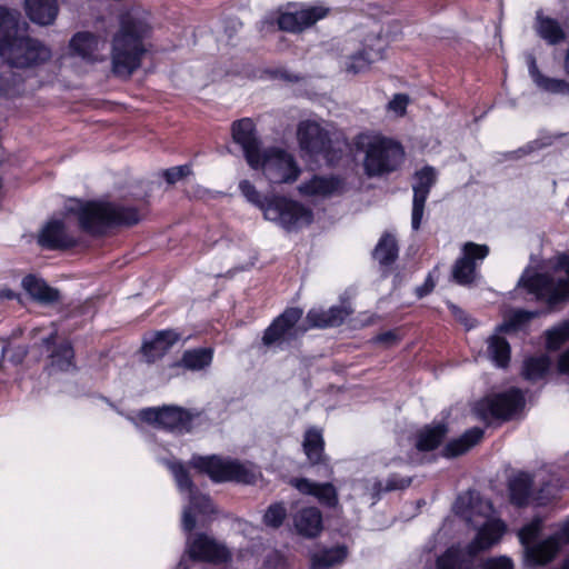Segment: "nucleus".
I'll use <instances>...</instances> for the list:
<instances>
[{
    "label": "nucleus",
    "mask_w": 569,
    "mask_h": 569,
    "mask_svg": "<svg viewBox=\"0 0 569 569\" xmlns=\"http://www.w3.org/2000/svg\"><path fill=\"white\" fill-rule=\"evenodd\" d=\"M510 501L517 506L528 505L536 500L543 503L547 496H535L533 480L529 473L519 472L511 477L508 482Z\"/></svg>",
    "instance_id": "obj_23"
},
{
    "label": "nucleus",
    "mask_w": 569,
    "mask_h": 569,
    "mask_svg": "<svg viewBox=\"0 0 569 569\" xmlns=\"http://www.w3.org/2000/svg\"><path fill=\"white\" fill-rule=\"evenodd\" d=\"M515 565L511 558L507 556L491 557L482 563V569H513Z\"/></svg>",
    "instance_id": "obj_48"
},
{
    "label": "nucleus",
    "mask_w": 569,
    "mask_h": 569,
    "mask_svg": "<svg viewBox=\"0 0 569 569\" xmlns=\"http://www.w3.org/2000/svg\"><path fill=\"white\" fill-rule=\"evenodd\" d=\"M286 515L287 511L282 503H273L267 509L263 516V522L268 527L277 528L282 523Z\"/></svg>",
    "instance_id": "obj_44"
},
{
    "label": "nucleus",
    "mask_w": 569,
    "mask_h": 569,
    "mask_svg": "<svg viewBox=\"0 0 569 569\" xmlns=\"http://www.w3.org/2000/svg\"><path fill=\"white\" fill-rule=\"evenodd\" d=\"M529 73L535 83L541 89L553 93L569 94V83L561 79L543 77L539 72L533 57L529 58Z\"/></svg>",
    "instance_id": "obj_33"
},
{
    "label": "nucleus",
    "mask_w": 569,
    "mask_h": 569,
    "mask_svg": "<svg viewBox=\"0 0 569 569\" xmlns=\"http://www.w3.org/2000/svg\"><path fill=\"white\" fill-rule=\"evenodd\" d=\"M355 149L362 154L361 167L368 178H383L401 169L406 151L401 142L376 131L359 133Z\"/></svg>",
    "instance_id": "obj_4"
},
{
    "label": "nucleus",
    "mask_w": 569,
    "mask_h": 569,
    "mask_svg": "<svg viewBox=\"0 0 569 569\" xmlns=\"http://www.w3.org/2000/svg\"><path fill=\"white\" fill-rule=\"evenodd\" d=\"M191 173V168L188 164L172 167L167 169L163 172V177L168 183H176L181 180L183 177H187Z\"/></svg>",
    "instance_id": "obj_47"
},
{
    "label": "nucleus",
    "mask_w": 569,
    "mask_h": 569,
    "mask_svg": "<svg viewBox=\"0 0 569 569\" xmlns=\"http://www.w3.org/2000/svg\"><path fill=\"white\" fill-rule=\"evenodd\" d=\"M191 466L201 472L207 473L213 481H238L252 483L259 472L252 463H240L237 460L226 459L218 456H194L190 461Z\"/></svg>",
    "instance_id": "obj_9"
},
{
    "label": "nucleus",
    "mask_w": 569,
    "mask_h": 569,
    "mask_svg": "<svg viewBox=\"0 0 569 569\" xmlns=\"http://www.w3.org/2000/svg\"><path fill=\"white\" fill-rule=\"evenodd\" d=\"M466 562L463 550L452 546L437 558L436 569H465Z\"/></svg>",
    "instance_id": "obj_39"
},
{
    "label": "nucleus",
    "mask_w": 569,
    "mask_h": 569,
    "mask_svg": "<svg viewBox=\"0 0 569 569\" xmlns=\"http://www.w3.org/2000/svg\"><path fill=\"white\" fill-rule=\"evenodd\" d=\"M398 340L397 333L395 331H387L385 333L379 335L376 338L377 342L386 343V345H392Z\"/></svg>",
    "instance_id": "obj_52"
},
{
    "label": "nucleus",
    "mask_w": 569,
    "mask_h": 569,
    "mask_svg": "<svg viewBox=\"0 0 569 569\" xmlns=\"http://www.w3.org/2000/svg\"><path fill=\"white\" fill-rule=\"evenodd\" d=\"M297 137L300 148L311 156L322 154L327 160L329 157L330 138L326 129L313 120L301 121L298 126Z\"/></svg>",
    "instance_id": "obj_18"
},
{
    "label": "nucleus",
    "mask_w": 569,
    "mask_h": 569,
    "mask_svg": "<svg viewBox=\"0 0 569 569\" xmlns=\"http://www.w3.org/2000/svg\"><path fill=\"white\" fill-rule=\"evenodd\" d=\"M448 308L450 309L452 316L458 320L460 321L467 329H471L473 328V322L471 321V319L468 317V315L461 310L459 307H457L456 305L449 302L448 303Z\"/></svg>",
    "instance_id": "obj_50"
},
{
    "label": "nucleus",
    "mask_w": 569,
    "mask_h": 569,
    "mask_svg": "<svg viewBox=\"0 0 569 569\" xmlns=\"http://www.w3.org/2000/svg\"><path fill=\"white\" fill-rule=\"evenodd\" d=\"M302 317V310L299 308H289L284 310L264 331L263 343L271 346L290 339L296 333V323Z\"/></svg>",
    "instance_id": "obj_22"
},
{
    "label": "nucleus",
    "mask_w": 569,
    "mask_h": 569,
    "mask_svg": "<svg viewBox=\"0 0 569 569\" xmlns=\"http://www.w3.org/2000/svg\"><path fill=\"white\" fill-rule=\"evenodd\" d=\"M18 11L0 7V58L14 68L48 61L52 56L49 47L37 39L18 37Z\"/></svg>",
    "instance_id": "obj_5"
},
{
    "label": "nucleus",
    "mask_w": 569,
    "mask_h": 569,
    "mask_svg": "<svg viewBox=\"0 0 569 569\" xmlns=\"http://www.w3.org/2000/svg\"><path fill=\"white\" fill-rule=\"evenodd\" d=\"M24 355H26V350L23 348H19L17 358H14L13 361L16 363H19L22 360V358L24 357Z\"/></svg>",
    "instance_id": "obj_55"
},
{
    "label": "nucleus",
    "mask_w": 569,
    "mask_h": 569,
    "mask_svg": "<svg viewBox=\"0 0 569 569\" xmlns=\"http://www.w3.org/2000/svg\"><path fill=\"white\" fill-rule=\"evenodd\" d=\"M347 553V548L342 546L322 550L312 556L310 569H329L337 563H341Z\"/></svg>",
    "instance_id": "obj_34"
},
{
    "label": "nucleus",
    "mask_w": 569,
    "mask_h": 569,
    "mask_svg": "<svg viewBox=\"0 0 569 569\" xmlns=\"http://www.w3.org/2000/svg\"><path fill=\"white\" fill-rule=\"evenodd\" d=\"M150 31L148 14L132 10L121 17L120 30L112 41V70L119 77L128 78L140 67L146 52L143 39Z\"/></svg>",
    "instance_id": "obj_2"
},
{
    "label": "nucleus",
    "mask_w": 569,
    "mask_h": 569,
    "mask_svg": "<svg viewBox=\"0 0 569 569\" xmlns=\"http://www.w3.org/2000/svg\"><path fill=\"white\" fill-rule=\"evenodd\" d=\"M296 530L305 537H316L322 530V516L316 507L303 508L293 517Z\"/></svg>",
    "instance_id": "obj_27"
},
{
    "label": "nucleus",
    "mask_w": 569,
    "mask_h": 569,
    "mask_svg": "<svg viewBox=\"0 0 569 569\" xmlns=\"http://www.w3.org/2000/svg\"><path fill=\"white\" fill-rule=\"evenodd\" d=\"M178 340L179 335L177 332L172 330L160 331L152 340L143 343V353L150 361H153L162 357Z\"/></svg>",
    "instance_id": "obj_30"
},
{
    "label": "nucleus",
    "mask_w": 569,
    "mask_h": 569,
    "mask_svg": "<svg viewBox=\"0 0 569 569\" xmlns=\"http://www.w3.org/2000/svg\"><path fill=\"white\" fill-rule=\"evenodd\" d=\"M489 254V247L475 242H466L461 249V257L452 268V277L459 284H470L477 278V268Z\"/></svg>",
    "instance_id": "obj_16"
},
{
    "label": "nucleus",
    "mask_w": 569,
    "mask_h": 569,
    "mask_svg": "<svg viewBox=\"0 0 569 569\" xmlns=\"http://www.w3.org/2000/svg\"><path fill=\"white\" fill-rule=\"evenodd\" d=\"M382 59V49L381 47L377 49H368L365 48L362 51H359L351 57H349L348 61L346 62V71L349 73H360L367 71L370 66Z\"/></svg>",
    "instance_id": "obj_31"
},
{
    "label": "nucleus",
    "mask_w": 569,
    "mask_h": 569,
    "mask_svg": "<svg viewBox=\"0 0 569 569\" xmlns=\"http://www.w3.org/2000/svg\"><path fill=\"white\" fill-rule=\"evenodd\" d=\"M533 144H537V142H533L532 144H529V146H528V148H529V150H530V151H531V150H533Z\"/></svg>",
    "instance_id": "obj_59"
},
{
    "label": "nucleus",
    "mask_w": 569,
    "mask_h": 569,
    "mask_svg": "<svg viewBox=\"0 0 569 569\" xmlns=\"http://www.w3.org/2000/svg\"><path fill=\"white\" fill-rule=\"evenodd\" d=\"M543 520L535 518L518 531L523 548L525 561L530 566H546L553 561L561 549L569 545V516L559 522L553 533L536 540L542 530Z\"/></svg>",
    "instance_id": "obj_7"
},
{
    "label": "nucleus",
    "mask_w": 569,
    "mask_h": 569,
    "mask_svg": "<svg viewBox=\"0 0 569 569\" xmlns=\"http://www.w3.org/2000/svg\"><path fill=\"white\" fill-rule=\"evenodd\" d=\"M271 556L274 557V558H279L278 553L277 552H271Z\"/></svg>",
    "instance_id": "obj_60"
},
{
    "label": "nucleus",
    "mask_w": 569,
    "mask_h": 569,
    "mask_svg": "<svg viewBox=\"0 0 569 569\" xmlns=\"http://www.w3.org/2000/svg\"><path fill=\"white\" fill-rule=\"evenodd\" d=\"M569 339V320H566L547 331V347L556 350Z\"/></svg>",
    "instance_id": "obj_43"
},
{
    "label": "nucleus",
    "mask_w": 569,
    "mask_h": 569,
    "mask_svg": "<svg viewBox=\"0 0 569 569\" xmlns=\"http://www.w3.org/2000/svg\"><path fill=\"white\" fill-rule=\"evenodd\" d=\"M167 466L174 477L180 493L188 501L182 511V528L190 532L197 523H204L208 520L209 516L214 512V507L208 496L202 495L193 487L181 463L168 461Z\"/></svg>",
    "instance_id": "obj_8"
},
{
    "label": "nucleus",
    "mask_w": 569,
    "mask_h": 569,
    "mask_svg": "<svg viewBox=\"0 0 569 569\" xmlns=\"http://www.w3.org/2000/svg\"><path fill=\"white\" fill-rule=\"evenodd\" d=\"M482 429L471 428L458 439L450 441L445 448V455L447 457H456L462 455L475 445H477L482 439Z\"/></svg>",
    "instance_id": "obj_32"
},
{
    "label": "nucleus",
    "mask_w": 569,
    "mask_h": 569,
    "mask_svg": "<svg viewBox=\"0 0 569 569\" xmlns=\"http://www.w3.org/2000/svg\"><path fill=\"white\" fill-rule=\"evenodd\" d=\"M106 40L88 31L73 34L68 46V58L93 64L104 59Z\"/></svg>",
    "instance_id": "obj_17"
},
{
    "label": "nucleus",
    "mask_w": 569,
    "mask_h": 569,
    "mask_svg": "<svg viewBox=\"0 0 569 569\" xmlns=\"http://www.w3.org/2000/svg\"><path fill=\"white\" fill-rule=\"evenodd\" d=\"M22 288L31 298L41 303H52L59 300V291L33 274L22 279Z\"/></svg>",
    "instance_id": "obj_29"
},
{
    "label": "nucleus",
    "mask_w": 569,
    "mask_h": 569,
    "mask_svg": "<svg viewBox=\"0 0 569 569\" xmlns=\"http://www.w3.org/2000/svg\"><path fill=\"white\" fill-rule=\"evenodd\" d=\"M551 366V360L546 355L530 357L525 360L522 375L527 380L536 381L546 376Z\"/></svg>",
    "instance_id": "obj_37"
},
{
    "label": "nucleus",
    "mask_w": 569,
    "mask_h": 569,
    "mask_svg": "<svg viewBox=\"0 0 569 569\" xmlns=\"http://www.w3.org/2000/svg\"><path fill=\"white\" fill-rule=\"evenodd\" d=\"M537 30L539 36L553 44L561 41L565 38V32L557 21L549 18H538Z\"/></svg>",
    "instance_id": "obj_41"
},
{
    "label": "nucleus",
    "mask_w": 569,
    "mask_h": 569,
    "mask_svg": "<svg viewBox=\"0 0 569 569\" xmlns=\"http://www.w3.org/2000/svg\"><path fill=\"white\" fill-rule=\"evenodd\" d=\"M140 218L134 208L107 201L73 200L66 206V212L61 218H53L43 226L38 234V242L50 250L73 247L78 242V236L72 229L74 219H78L82 230L99 234L113 226L134 224Z\"/></svg>",
    "instance_id": "obj_1"
},
{
    "label": "nucleus",
    "mask_w": 569,
    "mask_h": 569,
    "mask_svg": "<svg viewBox=\"0 0 569 569\" xmlns=\"http://www.w3.org/2000/svg\"><path fill=\"white\" fill-rule=\"evenodd\" d=\"M257 169L270 183H292L301 172L295 157L280 148L261 150Z\"/></svg>",
    "instance_id": "obj_11"
},
{
    "label": "nucleus",
    "mask_w": 569,
    "mask_h": 569,
    "mask_svg": "<svg viewBox=\"0 0 569 569\" xmlns=\"http://www.w3.org/2000/svg\"><path fill=\"white\" fill-rule=\"evenodd\" d=\"M188 558L182 557L178 568L188 569L189 559L220 563L229 559L227 548L207 535L189 536L186 545Z\"/></svg>",
    "instance_id": "obj_15"
},
{
    "label": "nucleus",
    "mask_w": 569,
    "mask_h": 569,
    "mask_svg": "<svg viewBox=\"0 0 569 569\" xmlns=\"http://www.w3.org/2000/svg\"><path fill=\"white\" fill-rule=\"evenodd\" d=\"M537 315L538 312L515 310L509 315L508 319L497 328V333L488 338V355L497 367L505 368L510 360V346L505 338L499 336V332L517 330Z\"/></svg>",
    "instance_id": "obj_13"
},
{
    "label": "nucleus",
    "mask_w": 569,
    "mask_h": 569,
    "mask_svg": "<svg viewBox=\"0 0 569 569\" xmlns=\"http://www.w3.org/2000/svg\"><path fill=\"white\" fill-rule=\"evenodd\" d=\"M213 351L210 348L188 350L183 353L181 363L190 370H201L212 361Z\"/></svg>",
    "instance_id": "obj_38"
},
{
    "label": "nucleus",
    "mask_w": 569,
    "mask_h": 569,
    "mask_svg": "<svg viewBox=\"0 0 569 569\" xmlns=\"http://www.w3.org/2000/svg\"><path fill=\"white\" fill-rule=\"evenodd\" d=\"M350 311L345 307H331L328 310L311 309L307 315L310 327L326 328L341 325Z\"/></svg>",
    "instance_id": "obj_28"
},
{
    "label": "nucleus",
    "mask_w": 569,
    "mask_h": 569,
    "mask_svg": "<svg viewBox=\"0 0 569 569\" xmlns=\"http://www.w3.org/2000/svg\"><path fill=\"white\" fill-rule=\"evenodd\" d=\"M52 341H53V337L52 336L50 338L44 339V343L48 346V348L50 347Z\"/></svg>",
    "instance_id": "obj_57"
},
{
    "label": "nucleus",
    "mask_w": 569,
    "mask_h": 569,
    "mask_svg": "<svg viewBox=\"0 0 569 569\" xmlns=\"http://www.w3.org/2000/svg\"><path fill=\"white\" fill-rule=\"evenodd\" d=\"M139 417L158 428L174 432L190 431L192 421L199 418L180 407L167 406L163 408H147L140 411Z\"/></svg>",
    "instance_id": "obj_14"
},
{
    "label": "nucleus",
    "mask_w": 569,
    "mask_h": 569,
    "mask_svg": "<svg viewBox=\"0 0 569 569\" xmlns=\"http://www.w3.org/2000/svg\"><path fill=\"white\" fill-rule=\"evenodd\" d=\"M559 370L563 373H569V350L566 351L559 359Z\"/></svg>",
    "instance_id": "obj_53"
},
{
    "label": "nucleus",
    "mask_w": 569,
    "mask_h": 569,
    "mask_svg": "<svg viewBox=\"0 0 569 569\" xmlns=\"http://www.w3.org/2000/svg\"><path fill=\"white\" fill-rule=\"evenodd\" d=\"M239 189L249 202L259 207L263 211V208H266L267 202L266 203L263 202L259 191L256 189V187L250 181H248V180L240 181Z\"/></svg>",
    "instance_id": "obj_46"
},
{
    "label": "nucleus",
    "mask_w": 569,
    "mask_h": 569,
    "mask_svg": "<svg viewBox=\"0 0 569 569\" xmlns=\"http://www.w3.org/2000/svg\"><path fill=\"white\" fill-rule=\"evenodd\" d=\"M410 99L405 93H397L387 104V111L395 118L403 117Z\"/></svg>",
    "instance_id": "obj_45"
},
{
    "label": "nucleus",
    "mask_w": 569,
    "mask_h": 569,
    "mask_svg": "<svg viewBox=\"0 0 569 569\" xmlns=\"http://www.w3.org/2000/svg\"><path fill=\"white\" fill-rule=\"evenodd\" d=\"M545 491L547 492V496H549V493H550L549 488L548 489H541V493H543Z\"/></svg>",
    "instance_id": "obj_58"
},
{
    "label": "nucleus",
    "mask_w": 569,
    "mask_h": 569,
    "mask_svg": "<svg viewBox=\"0 0 569 569\" xmlns=\"http://www.w3.org/2000/svg\"><path fill=\"white\" fill-rule=\"evenodd\" d=\"M446 435V428L441 425L436 427H426L420 430L416 438V449L419 451H429L437 448Z\"/></svg>",
    "instance_id": "obj_35"
},
{
    "label": "nucleus",
    "mask_w": 569,
    "mask_h": 569,
    "mask_svg": "<svg viewBox=\"0 0 569 569\" xmlns=\"http://www.w3.org/2000/svg\"><path fill=\"white\" fill-rule=\"evenodd\" d=\"M455 511L478 529L476 538L468 546L467 552L470 558L498 543L506 532V523L495 517L491 502L478 493L466 492L459 496Z\"/></svg>",
    "instance_id": "obj_3"
},
{
    "label": "nucleus",
    "mask_w": 569,
    "mask_h": 569,
    "mask_svg": "<svg viewBox=\"0 0 569 569\" xmlns=\"http://www.w3.org/2000/svg\"><path fill=\"white\" fill-rule=\"evenodd\" d=\"M525 407V398L519 389L488 396L473 407L475 415L481 420L489 421L495 418L510 419L517 416Z\"/></svg>",
    "instance_id": "obj_12"
},
{
    "label": "nucleus",
    "mask_w": 569,
    "mask_h": 569,
    "mask_svg": "<svg viewBox=\"0 0 569 569\" xmlns=\"http://www.w3.org/2000/svg\"><path fill=\"white\" fill-rule=\"evenodd\" d=\"M232 138L241 146L248 164L256 169L259 164L260 142L256 136L254 123L249 118L233 122Z\"/></svg>",
    "instance_id": "obj_20"
},
{
    "label": "nucleus",
    "mask_w": 569,
    "mask_h": 569,
    "mask_svg": "<svg viewBox=\"0 0 569 569\" xmlns=\"http://www.w3.org/2000/svg\"><path fill=\"white\" fill-rule=\"evenodd\" d=\"M519 286L538 299L555 305L569 298V254L559 253L550 258L543 271L531 274L526 270Z\"/></svg>",
    "instance_id": "obj_6"
},
{
    "label": "nucleus",
    "mask_w": 569,
    "mask_h": 569,
    "mask_svg": "<svg viewBox=\"0 0 569 569\" xmlns=\"http://www.w3.org/2000/svg\"><path fill=\"white\" fill-rule=\"evenodd\" d=\"M323 438L320 430L309 429L303 439V451L311 463H319L323 458Z\"/></svg>",
    "instance_id": "obj_36"
},
{
    "label": "nucleus",
    "mask_w": 569,
    "mask_h": 569,
    "mask_svg": "<svg viewBox=\"0 0 569 569\" xmlns=\"http://www.w3.org/2000/svg\"><path fill=\"white\" fill-rule=\"evenodd\" d=\"M292 487L303 495H309L327 507H336L338 496L336 488L331 483H318L306 478H295L290 480Z\"/></svg>",
    "instance_id": "obj_24"
},
{
    "label": "nucleus",
    "mask_w": 569,
    "mask_h": 569,
    "mask_svg": "<svg viewBox=\"0 0 569 569\" xmlns=\"http://www.w3.org/2000/svg\"><path fill=\"white\" fill-rule=\"evenodd\" d=\"M398 248L396 239L390 234H385L378 242L373 256L381 264H389L396 260Z\"/></svg>",
    "instance_id": "obj_40"
},
{
    "label": "nucleus",
    "mask_w": 569,
    "mask_h": 569,
    "mask_svg": "<svg viewBox=\"0 0 569 569\" xmlns=\"http://www.w3.org/2000/svg\"><path fill=\"white\" fill-rule=\"evenodd\" d=\"M20 80V77L12 74L13 83L11 84L9 82V77L7 76V73H2L0 76V91H2L7 96L18 94L20 91L17 87L19 86Z\"/></svg>",
    "instance_id": "obj_49"
},
{
    "label": "nucleus",
    "mask_w": 569,
    "mask_h": 569,
    "mask_svg": "<svg viewBox=\"0 0 569 569\" xmlns=\"http://www.w3.org/2000/svg\"><path fill=\"white\" fill-rule=\"evenodd\" d=\"M433 282L430 281V279H427L426 283L422 287L417 288V295L418 297H423L425 295L429 293L433 288Z\"/></svg>",
    "instance_id": "obj_54"
},
{
    "label": "nucleus",
    "mask_w": 569,
    "mask_h": 569,
    "mask_svg": "<svg viewBox=\"0 0 569 569\" xmlns=\"http://www.w3.org/2000/svg\"><path fill=\"white\" fill-rule=\"evenodd\" d=\"M24 9L30 20L40 26L53 23L58 16L57 0H24Z\"/></svg>",
    "instance_id": "obj_26"
},
{
    "label": "nucleus",
    "mask_w": 569,
    "mask_h": 569,
    "mask_svg": "<svg viewBox=\"0 0 569 569\" xmlns=\"http://www.w3.org/2000/svg\"><path fill=\"white\" fill-rule=\"evenodd\" d=\"M266 220L277 223L287 231H293L309 226L313 212L302 203L287 198H274L263 208Z\"/></svg>",
    "instance_id": "obj_10"
},
{
    "label": "nucleus",
    "mask_w": 569,
    "mask_h": 569,
    "mask_svg": "<svg viewBox=\"0 0 569 569\" xmlns=\"http://www.w3.org/2000/svg\"><path fill=\"white\" fill-rule=\"evenodd\" d=\"M6 351H7V347H6V346H3V347H2V349H1V357H3V356H4ZM2 367H3V365H2V358H0V370L2 369Z\"/></svg>",
    "instance_id": "obj_56"
},
{
    "label": "nucleus",
    "mask_w": 569,
    "mask_h": 569,
    "mask_svg": "<svg viewBox=\"0 0 569 569\" xmlns=\"http://www.w3.org/2000/svg\"><path fill=\"white\" fill-rule=\"evenodd\" d=\"M410 485L409 478H395L392 477L386 485V490L403 489Z\"/></svg>",
    "instance_id": "obj_51"
},
{
    "label": "nucleus",
    "mask_w": 569,
    "mask_h": 569,
    "mask_svg": "<svg viewBox=\"0 0 569 569\" xmlns=\"http://www.w3.org/2000/svg\"><path fill=\"white\" fill-rule=\"evenodd\" d=\"M298 190L301 196L307 198H327L339 193L342 190V182L335 177L315 176L299 184Z\"/></svg>",
    "instance_id": "obj_25"
},
{
    "label": "nucleus",
    "mask_w": 569,
    "mask_h": 569,
    "mask_svg": "<svg viewBox=\"0 0 569 569\" xmlns=\"http://www.w3.org/2000/svg\"><path fill=\"white\" fill-rule=\"evenodd\" d=\"M328 9L321 6L302 8L296 11H287L280 14L278 24L281 30L301 32L317 21L323 19Z\"/></svg>",
    "instance_id": "obj_21"
},
{
    "label": "nucleus",
    "mask_w": 569,
    "mask_h": 569,
    "mask_svg": "<svg viewBox=\"0 0 569 569\" xmlns=\"http://www.w3.org/2000/svg\"><path fill=\"white\" fill-rule=\"evenodd\" d=\"M437 181V171L430 166H426L418 170L413 176V201L411 226L413 230H418L423 216L425 203L431 187Z\"/></svg>",
    "instance_id": "obj_19"
},
{
    "label": "nucleus",
    "mask_w": 569,
    "mask_h": 569,
    "mask_svg": "<svg viewBox=\"0 0 569 569\" xmlns=\"http://www.w3.org/2000/svg\"><path fill=\"white\" fill-rule=\"evenodd\" d=\"M73 351L68 343L61 345L50 353V366L58 370H69L72 367Z\"/></svg>",
    "instance_id": "obj_42"
}]
</instances>
